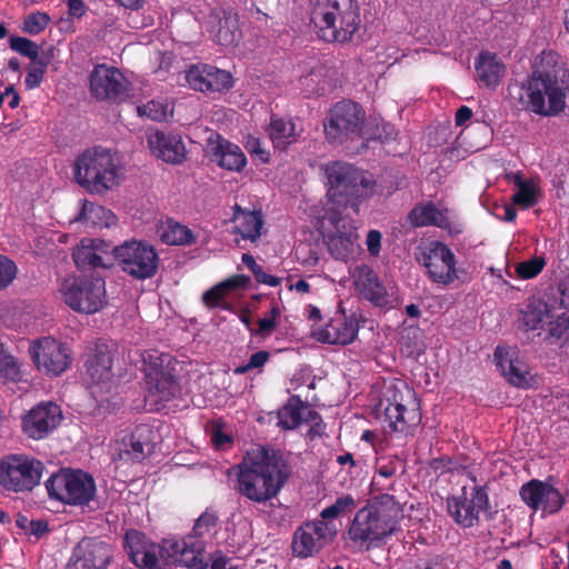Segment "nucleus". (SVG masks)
Here are the masks:
<instances>
[{"label": "nucleus", "mask_w": 569, "mask_h": 569, "mask_svg": "<svg viewBox=\"0 0 569 569\" xmlns=\"http://www.w3.org/2000/svg\"><path fill=\"white\" fill-rule=\"evenodd\" d=\"M289 476L284 460L267 449H251L237 467V490L254 502H266L278 495Z\"/></svg>", "instance_id": "obj_1"}, {"label": "nucleus", "mask_w": 569, "mask_h": 569, "mask_svg": "<svg viewBox=\"0 0 569 569\" xmlns=\"http://www.w3.org/2000/svg\"><path fill=\"white\" fill-rule=\"evenodd\" d=\"M563 66L553 51H542L536 59V70L522 82L520 101L526 110L550 117L566 107V89L559 81Z\"/></svg>", "instance_id": "obj_2"}, {"label": "nucleus", "mask_w": 569, "mask_h": 569, "mask_svg": "<svg viewBox=\"0 0 569 569\" xmlns=\"http://www.w3.org/2000/svg\"><path fill=\"white\" fill-rule=\"evenodd\" d=\"M326 176L327 196L323 210L330 219L337 211L351 207L356 213L359 204L375 193L376 182L371 173L343 161H332L321 167Z\"/></svg>", "instance_id": "obj_3"}, {"label": "nucleus", "mask_w": 569, "mask_h": 569, "mask_svg": "<svg viewBox=\"0 0 569 569\" xmlns=\"http://www.w3.org/2000/svg\"><path fill=\"white\" fill-rule=\"evenodd\" d=\"M402 518V506L393 496H377L357 511L348 531L349 537L367 548L376 547L398 530Z\"/></svg>", "instance_id": "obj_4"}, {"label": "nucleus", "mask_w": 569, "mask_h": 569, "mask_svg": "<svg viewBox=\"0 0 569 569\" xmlns=\"http://www.w3.org/2000/svg\"><path fill=\"white\" fill-rule=\"evenodd\" d=\"M73 176L89 193L103 194L122 183L126 168L117 151L99 146L88 148L77 157Z\"/></svg>", "instance_id": "obj_5"}, {"label": "nucleus", "mask_w": 569, "mask_h": 569, "mask_svg": "<svg viewBox=\"0 0 569 569\" xmlns=\"http://www.w3.org/2000/svg\"><path fill=\"white\" fill-rule=\"evenodd\" d=\"M311 21L318 36L327 42L352 40L361 24L358 0H316Z\"/></svg>", "instance_id": "obj_6"}, {"label": "nucleus", "mask_w": 569, "mask_h": 569, "mask_svg": "<svg viewBox=\"0 0 569 569\" xmlns=\"http://www.w3.org/2000/svg\"><path fill=\"white\" fill-rule=\"evenodd\" d=\"M378 410L382 428L390 435H407L421 421L416 392L406 383L390 386Z\"/></svg>", "instance_id": "obj_7"}, {"label": "nucleus", "mask_w": 569, "mask_h": 569, "mask_svg": "<svg viewBox=\"0 0 569 569\" xmlns=\"http://www.w3.org/2000/svg\"><path fill=\"white\" fill-rule=\"evenodd\" d=\"M59 293L63 302L79 313H96L107 303L106 282L102 278H64Z\"/></svg>", "instance_id": "obj_8"}, {"label": "nucleus", "mask_w": 569, "mask_h": 569, "mask_svg": "<svg viewBox=\"0 0 569 569\" xmlns=\"http://www.w3.org/2000/svg\"><path fill=\"white\" fill-rule=\"evenodd\" d=\"M50 498L70 506H87L96 495L91 476L81 470H61L46 481Z\"/></svg>", "instance_id": "obj_9"}, {"label": "nucleus", "mask_w": 569, "mask_h": 569, "mask_svg": "<svg viewBox=\"0 0 569 569\" xmlns=\"http://www.w3.org/2000/svg\"><path fill=\"white\" fill-rule=\"evenodd\" d=\"M43 463L24 453H11L0 459V487L11 492L31 491L40 483Z\"/></svg>", "instance_id": "obj_10"}, {"label": "nucleus", "mask_w": 569, "mask_h": 569, "mask_svg": "<svg viewBox=\"0 0 569 569\" xmlns=\"http://www.w3.org/2000/svg\"><path fill=\"white\" fill-rule=\"evenodd\" d=\"M29 353L38 371L58 377L72 363V351L67 343L46 336L30 342Z\"/></svg>", "instance_id": "obj_11"}, {"label": "nucleus", "mask_w": 569, "mask_h": 569, "mask_svg": "<svg viewBox=\"0 0 569 569\" xmlns=\"http://www.w3.org/2000/svg\"><path fill=\"white\" fill-rule=\"evenodd\" d=\"M114 261L126 273L136 279L144 280L156 274L159 258L151 244L129 240L114 247Z\"/></svg>", "instance_id": "obj_12"}, {"label": "nucleus", "mask_w": 569, "mask_h": 569, "mask_svg": "<svg viewBox=\"0 0 569 569\" xmlns=\"http://www.w3.org/2000/svg\"><path fill=\"white\" fill-rule=\"evenodd\" d=\"M363 121L365 112L358 103L340 101L331 108L325 122L326 137L335 144L360 137Z\"/></svg>", "instance_id": "obj_13"}, {"label": "nucleus", "mask_w": 569, "mask_h": 569, "mask_svg": "<svg viewBox=\"0 0 569 569\" xmlns=\"http://www.w3.org/2000/svg\"><path fill=\"white\" fill-rule=\"evenodd\" d=\"M342 213L337 211V218L330 219L329 212L323 210L322 219L332 227L323 232V241L333 258L347 260L359 251L360 244L355 221Z\"/></svg>", "instance_id": "obj_14"}, {"label": "nucleus", "mask_w": 569, "mask_h": 569, "mask_svg": "<svg viewBox=\"0 0 569 569\" xmlns=\"http://www.w3.org/2000/svg\"><path fill=\"white\" fill-rule=\"evenodd\" d=\"M418 260L435 283L449 286L459 278L456 256L443 242L430 241L425 244Z\"/></svg>", "instance_id": "obj_15"}, {"label": "nucleus", "mask_w": 569, "mask_h": 569, "mask_svg": "<svg viewBox=\"0 0 569 569\" xmlns=\"http://www.w3.org/2000/svg\"><path fill=\"white\" fill-rule=\"evenodd\" d=\"M488 506L487 492L478 486L469 490L465 486L461 493L447 499V509L453 520L465 527H472L479 519V515Z\"/></svg>", "instance_id": "obj_16"}, {"label": "nucleus", "mask_w": 569, "mask_h": 569, "mask_svg": "<svg viewBox=\"0 0 569 569\" xmlns=\"http://www.w3.org/2000/svg\"><path fill=\"white\" fill-rule=\"evenodd\" d=\"M130 560L141 569H166L163 540L156 543L138 530H129L124 537Z\"/></svg>", "instance_id": "obj_17"}, {"label": "nucleus", "mask_w": 569, "mask_h": 569, "mask_svg": "<svg viewBox=\"0 0 569 569\" xmlns=\"http://www.w3.org/2000/svg\"><path fill=\"white\" fill-rule=\"evenodd\" d=\"M163 552L166 569L170 565L198 569L202 568L204 542L190 533L180 538L172 537L163 539Z\"/></svg>", "instance_id": "obj_18"}, {"label": "nucleus", "mask_w": 569, "mask_h": 569, "mask_svg": "<svg viewBox=\"0 0 569 569\" xmlns=\"http://www.w3.org/2000/svg\"><path fill=\"white\" fill-rule=\"evenodd\" d=\"M113 558L112 547L97 538H83L73 548L66 569H108Z\"/></svg>", "instance_id": "obj_19"}, {"label": "nucleus", "mask_w": 569, "mask_h": 569, "mask_svg": "<svg viewBox=\"0 0 569 569\" xmlns=\"http://www.w3.org/2000/svg\"><path fill=\"white\" fill-rule=\"evenodd\" d=\"M90 91L99 100H121L128 96L130 82L114 67L98 64L89 77Z\"/></svg>", "instance_id": "obj_20"}, {"label": "nucleus", "mask_w": 569, "mask_h": 569, "mask_svg": "<svg viewBox=\"0 0 569 569\" xmlns=\"http://www.w3.org/2000/svg\"><path fill=\"white\" fill-rule=\"evenodd\" d=\"M336 530L329 523L316 519L297 528L292 537V552L298 558H308L317 553L327 543Z\"/></svg>", "instance_id": "obj_21"}, {"label": "nucleus", "mask_w": 569, "mask_h": 569, "mask_svg": "<svg viewBox=\"0 0 569 569\" xmlns=\"http://www.w3.org/2000/svg\"><path fill=\"white\" fill-rule=\"evenodd\" d=\"M523 502L535 511L552 515L558 512L566 502L565 493L550 482L532 479L520 489Z\"/></svg>", "instance_id": "obj_22"}, {"label": "nucleus", "mask_w": 569, "mask_h": 569, "mask_svg": "<svg viewBox=\"0 0 569 569\" xmlns=\"http://www.w3.org/2000/svg\"><path fill=\"white\" fill-rule=\"evenodd\" d=\"M72 257L79 269H108L114 263V247L101 239L83 238L73 249Z\"/></svg>", "instance_id": "obj_23"}, {"label": "nucleus", "mask_w": 569, "mask_h": 569, "mask_svg": "<svg viewBox=\"0 0 569 569\" xmlns=\"http://www.w3.org/2000/svg\"><path fill=\"white\" fill-rule=\"evenodd\" d=\"M356 291L380 308L391 307L397 298L393 288H386L373 270L366 266H358L352 273Z\"/></svg>", "instance_id": "obj_24"}, {"label": "nucleus", "mask_w": 569, "mask_h": 569, "mask_svg": "<svg viewBox=\"0 0 569 569\" xmlns=\"http://www.w3.org/2000/svg\"><path fill=\"white\" fill-rule=\"evenodd\" d=\"M186 81L192 90L203 93H220L233 86L230 72L211 64H194L186 72Z\"/></svg>", "instance_id": "obj_25"}, {"label": "nucleus", "mask_w": 569, "mask_h": 569, "mask_svg": "<svg viewBox=\"0 0 569 569\" xmlns=\"http://www.w3.org/2000/svg\"><path fill=\"white\" fill-rule=\"evenodd\" d=\"M61 420L62 412L58 405L41 402L22 418V430L29 438L40 440L51 433Z\"/></svg>", "instance_id": "obj_26"}, {"label": "nucleus", "mask_w": 569, "mask_h": 569, "mask_svg": "<svg viewBox=\"0 0 569 569\" xmlns=\"http://www.w3.org/2000/svg\"><path fill=\"white\" fill-rule=\"evenodd\" d=\"M112 356L106 345H98L86 362L87 381L93 396L109 392L112 387Z\"/></svg>", "instance_id": "obj_27"}, {"label": "nucleus", "mask_w": 569, "mask_h": 569, "mask_svg": "<svg viewBox=\"0 0 569 569\" xmlns=\"http://www.w3.org/2000/svg\"><path fill=\"white\" fill-rule=\"evenodd\" d=\"M495 361L509 383L518 388L531 386L529 366L519 357L516 348L498 346L495 350Z\"/></svg>", "instance_id": "obj_28"}, {"label": "nucleus", "mask_w": 569, "mask_h": 569, "mask_svg": "<svg viewBox=\"0 0 569 569\" xmlns=\"http://www.w3.org/2000/svg\"><path fill=\"white\" fill-rule=\"evenodd\" d=\"M358 335V323L345 312L337 313L330 321L312 330V337L320 342L346 346Z\"/></svg>", "instance_id": "obj_29"}, {"label": "nucleus", "mask_w": 569, "mask_h": 569, "mask_svg": "<svg viewBox=\"0 0 569 569\" xmlns=\"http://www.w3.org/2000/svg\"><path fill=\"white\" fill-rule=\"evenodd\" d=\"M147 141L151 153L167 163L180 164L186 160L187 150L179 134L154 131Z\"/></svg>", "instance_id": "obj_30"}, {"label": "nucleus", "mask_w": 569, "mask_h": 569, "mask_svg": "<svg viewBox=\"0 0 569 569\" xmlns=\"http://www.w3.org/2000/svg\"><path fill=\"white\" fill-rule=\"evenodd\" d=\"M212 161L228 171L240 172L247 164V158L239 146L217 136L211 141Z\"/></svg>", "instance_id": "obj_31"}, {"label": "nucleus", "mask_w": 569, "mask_h": 569, "mask_svg": "<svg viewBox=\"0 0 569 569\" xmlns=\"http://www.w3.org/2000/svg\"><path fill=\"white\" fill-rule=\"evenodd\" d=\"M477 80L487 88H496L502 80L506 66L502 60L489 51H482L475 61Z\"/></svg>", "instance_id": "obj_32"}, {"label": "nucleus", "mask_w": 569, "mask_h": 569, "mask_svg": "<svg viewBox=\"0 0 569 569\" xmlns=\"http://www.w3.org/2000/svg\"><path fill=\"white\" fill-rule=\"evenodd\" d=\"M232 230L242 239L256 241L261 236L263 217L260 211L244 210L240 206L233 207Z\"/></svg>", "instance_id": "obj_33"}, {"label": "nucleus", "mask_w": 569, "mask_h": 569, "mask_svg": "<svg viewBox=\"0 0 569 569\" xmlns=\"http://www.w3.org/2000/svg\"><path fill=\"white\" fill-rule=\"evenodd\" d=\"M306 417L315 426L321 422V418L316 411L310 410L300 400L292 399L279 409L278 426L284 430H291L297 428Z\"/></svg>", "instance_id": "obj_34"}, {"label": "nucleus", "mask_w": 569, "mask_h": 569, "mask_svg": "<svg viewBox=\"0 0 569 569\" xmlns=\"http://www.w3.org/2000/svg\"><path fill=\"white\" fill-rule=\"evenodd\" d=\"M409 220L416 228L436 226L441 229L449 227L448 211L441 210L432 202L417 204L409 213Z\"/></svg>", "instance_id": "obj_35"}, {"label": "nucleus", "mask_w": 569, "mask_h": 569, "mask_svg": "<svg viewBox=\"0 0 569 569\" xmlns=\"http://www.w3.org/2000/svg\"><path fill=\"white\" fill-rule=\"evenodd\" d=\"M267 132L273 147L280 150H284L288 146L295 143L300 136L296 123L282 118H272Z\"/></svg>", "instance_id": "obj_36"}, {"label": "nucleus", "mask_w": 569, "mask_h": 569, "mask_svg": "<svg viewBox=\"0 0 569 569\" xmlns=\"http://www.w3.org/2000/svg\"><path fill=\"white\" fill-rule=\"evenodd\" d=\"M552 317V309L546 302L532 298L521 310L519 320L527 330H539Z\"/></svg>", "instance_id": "obj_37"}, {"label": "nucleus", "mask_w": 569, "mask_h": 569, "mask_svg": "<svg viewBox=\"0 0 569 569\" xmlns=\"http://www.w3.org/2000/svg\"><path fill=\"white\" fill-rule=\"evenodd\" d=\"M78 220L92 228H110L117 223L111 210L87 200L82 201Z\"/></svg>", "instance_id": "obj_38"}, {"label": "nucleus", "mask_w": 569, "mask_h": 569, "mask_svg": "<svg viewBox=\"0 0 569 569\" xmlns=\"http://www.w3.org/2000/svg\"><path fill=\"white\" fill-rule=\"evenodd\" d=\"M158 234L162 242L170 246L192 244L196 241L191 229L172 219H168L159 226Z\"/></svg>", "instance_id": "obj_39"}, {"label": "nucleus", "mask_w": 569, "mask_h": 569, "mask_svg": "<svg viewBox=\"0 0 569 569\" xmlns=\"http://www.w3.org/2000/svg\"><path fill=\"white\" fill-rule=\"evenodd\" d=\"M210 33L216 42L224 47H231L239 42L241 30L238 18L232 14L220 18L217 26H212Z\"/></svg>", "instance_id": "obj_40"}, {"label": "nucleus", "mask_w": 569, "mask_h": 569, "mask_svg": "<svg viewBox=\"0 0 569 569\" xmlns=\"http://www.w3.org/2000/svg\"><path fill=\"white\" fill-rule=\"evenodd\" d=\"M148 387L147 400L153 403L169 401L177 391V383L171 371L157 377L154 381H146Z\"/></svg>", "instance_id": "obj_41"}, {"label": "nucleus", "mask_w": 569, "mask_h": 569, "mask_svg": "<svg viewBox=\"0 0 569 569\" xmlns=\"http://www.w3.org/2000/svg\"><path fill=\"white\" fill-rule=\"evenodd\" d=\"M249 282L250 278L247 276H233L206 291L202 296V300L207 306L214 307L224 298L228 291L238 288H246Z\"/></svg>", "instance_id": "obj_42"}, {"label": "nucleus", "mask_w": 569, "mask_h": 569, "mask_svg": "<svg viewBox=\"0 0 569 569\" xmlns=\"http://www.w3.org/2000/svg\"><path fill=\"white\" fill-rule=\"evenodd\" d=\"M170 356L159 353L157 351H150L142 356V370L146 376V381H154L157 377L162 376L170 370L168 365L170 363Z\"/></svg>", "instance_id": "obj_43"}, {"label": "nucleus", "mask_w": 569, "mask_h": 569, "mask_svg": "<svg viewBox=\"0 0 569 569\" xmlns=\"http://www.w3.org/2000/svg\"><path fill=\"white\" fill-rule=\"evenodd\" d=\"M511 181L517 187L512 201L523 208H530L538 201L537 187L531 180H523L519 173L512 174Z\"/></svg>", "instance_id": "obj_44"}, {"label": "nucleus", "mask_w": 569, "mask_h": 569, "mask_svg": "<svg viewBox=\"0 0 569 569\" xmlns=\"http://www.w3.org/2000/svg\"><path fill=\"white\" fill-rule=\"evenodd\" d=\"M356 507L357 503L355 498L351 495H343L337 498L331 506L325 508L320 512V520L329 523L330 520L337 519L338 517L351 512Z\"/></svg>", "instance_id": "obj_45"}, {"label": "nucleus", "mask_w": 569, "mask_h": 569, "mask_svg": "<svg viewBox=\"0 0 569 569\" xmlns=\"http://www.w3.org/2000/svg\"><path fill=\"white\" fill-rule=\"evenodd\" d=\"M325 69L322 67L312 68L311 71L300 78L301 87L307 96L325 94L328 90V83L323 79Z\"/></svg>", "instance_id": "obj_46"}, {"label": "nucleus", "mask_w": 569, "mask_h": 569, "mask_svg": "<svg viewBox=\"0 0 569 569\" xmlns=\"http://www.w3.org/2000/svg\"><path fill=\"white\" fill-rule=\"evenodd\" d=\"M547 264L545 256H532L519 261L515 266V273L519 279L529 280L538 277Z\"/></svg>", "instance_id": "obj_47"}, {"label": "nucleus", "mask_w": 569, "mask_h": 569, "mask_svg": "<svg viewBox=\"0 0 569 569\" xmlns=\"http://www.w3.org/2000/svg\"><path fill=\"white\" fill-rule=\"evenodd\" d=\"M20 363L9 352L0 349V380L3 382H17L21 380Z\"/></svg>", "instance_id": "obj_48"}, {"label": "nucleus", "mask_w": 569, "mask_h": 569, "mask_svg": "<svg viewBox=\"0 0 569 569\" xmlns=\"http://www.w3.org/2000/svg\"><path fill=\"white\" fill-rule=\"evenodd\" d=\"M138 114L149 118L153 121H163L172 113V108L168 102L151 100L137 108Z\"/></svg>", "instance_id": "obj_49"}, {"label": "nucleus", "mask_w": 569, "mask_h": 569, "mask_svg": "<svg viewBox=\"0 0 569 569\" xmlns=\"http://www.w3.org/2000/svg\"><path fill=\"white\" fill-rule=\"evenodd\" d=\"M140 429L136 431L130 438L129 445L120 451V458L132 461H141L146 457L144 447L146 445L138 438Z\"/></svg>", "instance_id": "obj_50"}, {"label": "nucleus", "mask_w": 569, "mask_h": 569, "mask_svg": "<svg viewBox=\"0 0 569 569\" xmlns=\"http://www.w3.org/2000/svg\"><path fill=\"white\" fill-rule=\"evenodd\" d=\"M49 22V14L40 11L32 12L24 18L22 30L29 34H39L47 28Z\"/></svg>", "instance_id": "obj_51"}, {"label": "nucleus", "mask_w": 569, "mask_h": 569, "mask_svg": "<svg viewBox=\"0 0 569 569\" xmlns=\"http://www.w3.org/2000/svg\"><path fill=\"white\" fill-rule=\"evenodd\" d=\"M10 48L20 53L21 56L30 58L32 61H37L39 56V47L36 42L22 38L13 37L10 39Z\"/></svg>", "instance_id": "obj_52"}, {"label": "nucleus", "mask_w": 569, "mask_h": 569, "mask_svg": "<svg viewBox=\"0 0 569 569\" xmlns=\"http://www.w3.org/2000/svg\"><path fill=\"white\" fill-rule=\"evenodd\" d=\"M48 63L49 61L43 59L33 61L24 79L27 89L31 90L40 86L43 80Z\"/></svg>", "instance_id": "obj_53"}, {"label": "nucleus", "mask_w": 569, "mask_h": 569, "mask_svg": "<svg viewBox=\"0 0 569 569\" xmlns=\"http://www.w3.org/2000/svg\"><path fill=\"white\" fill-rule=\"evenodd\" d=\"M552 318L547 320L551 337L561 339L569 333V315L567 312L556 313L552 310Z\"/></svg>", "instance_id": "obj_54"}, {"label": "nucleus", "mask_w": 569, "mask_h": 569, "mask_svg": "<svg viewBox=\"0 0 569 569\" xmlns=\"http://www.w3.org/2000/svg\"><path fill=\"white\" fill-rule=\"evenodd\" d=\"M270 353L266 350H260L250 356L249 360L241 366H238L233 369L234 375H243L252 370H258L259 372L262 370L264 365L269 361Z\"/></svg>", "instance_id": "obj_55"}, {"label": "nucleus", "mask_w": 569, "mask_h": 569, "mask_svg": "<svg viewBox=\"0 0 569 569\" xmlns=\"http://www.w3.org/2000/svg\"><path fill=\"white\" fill-rule=\"evenodd\" d=\"M281 315V308L278 303H273L268 313L258 321V333L261 336H269L277 326V320Z\"/></svg>", "instance_id": "obj_56"}, {"label": "nucleus", "mask_w": 569, "mask_h": 569, "mask_svg": "<svg viewBox=\"0 0 569 569\" xmlns=\"http://www.w3.org/2000/svg\"><path fill=\"white\" fill-rule=\"evenodd\" d=\"M217 516L212 512H203L196 521L192 532L190 535L197 536L202 539L209 533L217 525Z\"/></svg>", "instance_id": "obj_57"}, {"label": "nucleus", "mask_w": 569, "mask_h": 569, "mask_svg": "<svg viewBox=\"0 0 569 569\" xmlns=\"http://www.w3.org/2000/svg\"><path fill=\"white\" fill-rule=\"evenodd\" d=\"M17 272L16 263L0 254V290L7 288L14 280Z\"/></svg>", "instance_id": "obj_58"}, {"label": "nucleus", "mask_w": 569, "mask_h": 569, "mask_svg": "<svg viewBox=\"0 0 569 569\" xmlns=\"http://www.w3.org/2000/svg\"><path fill=\"white\" fill-rule=\"evenodd\" d=\"M244 147L251 156L258 158L262 163L269 162L270 153L262 147L259 138L249 136L244 142Z\"/></svg>", "instance_id": "obj_59"}, {"label": "nucleus", "mask_w": 569, "mask_h": 569, "mask_svg": "<svg viewBox=\"0 0 569 569\" xmlns=\"http://www.w3.org/2000/svg\"><path fill=\"white\" fill-rule=\"evenodd\" d=\"M381 232L378 230H370L367 234L366 246L371 256L377 257L381 249Z\"/></svg>", "instance_id": "obj_60"}, {"label": "nucleus", "mask_w": 569, "mask_h": 569, "mask_svg": "<svg viewBox=\"0 0 569 569\" xmlns=\"http://www.w3.org/2000/svg\"><path fill=\"white\" fill-rule=\"evenodd\" d=\"M396 473V467L392 463L388 465H379L376 471V476L373 477V485L379 486L380 479H390Z\"/></svg>", "instance_id": "obj_61"}, {"label": "nucleus", "mask_w": 569, "mask_h": 569, "mask_svg": "<svg viewBox=\"0 0 569 569\" xmlns=\"http://www.w3.org/2000/svg\"><path fill=\"white\" fill-rule=\"evenodd\" d=\"M450 465H451V461L446 458H436V459H432L429 463L430 468L436 473H439V475H443V473L450 471L451 470Z\"/></svg>", "instance_id": "obj_62"}, {"label": "nucleus", "mask_w": 569, "mask_h": 569, "mask_svg": "<svg viewBox=\"0 0 569 569\" xmlns=\"http://www.w3.org/2000/svg\"><path fill=\"white\" fill-rule=\"evenodd\" d=\"M254 277L259 283H263L269 287H277L281 282L280 278L266 273L262 268L260 270H258V272L254 274Z\"/></svg>", "instance_id": "obj_63"}, {"label": "nucleus", "mask_w": 569, "mask_h": 569, "mask_svg": "<svg viewBox=\"0 0 569 569\" xmlns=\"http://www.w3.org/2000/svg\"><path fill=\"white\" fill-rule=\"evenodd\" d=\"M69 14L80 18L86 13V6L82 0H68Z\"/></svg>", "instance_id": "obj_64"}]
</instances>
